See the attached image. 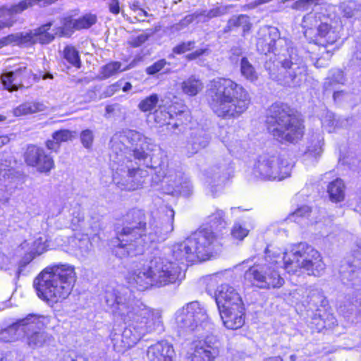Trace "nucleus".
<instances>
[{
    "instance_id": "4",
    "label": "nucleus",
    "mask_w": 361,
    "mask_h": 361,
    "mask_svg": "<svg viewBox=\"0 0 361 361\" xmlns=\"http://www.w3.org/2000/svg\"><path fill=\"white\" fill-rule=\"evenodd\" d=\"M174 212L171 219L165 224L155 219L146 222L142 210L133 209L125 218L121 228L116 229L113 241L114 252L120 258L142 255L151 245L164 241L173 230Z\"/></svg>"
},
{
    "instance_id": "17",
    "label": "nucleus",
    "mask_w": 361,
    "mask_h": 361,
    "mask_svg": "<svg viewBox=\"0 0 361 361\" xmlns=\"http://www.w3.org/2000/svg\"><path fill=\"white\" fill-rule=\"evenodd\" d=\"M191 361H213L219 355L220 343L216 336L209 335L193 343Z\"/></svg>"
},
{
    "instance_id": "9",
    "label": "nucleus",
    "mask_w": 361,
    "mask_h": 361,
    "mask_svg": "<svg viewBox=\"0 0 361 361\" xmlns=\"http://www.w3.org/2000/svg\"><path fill=\"white\" fill-rule=\"evenodd\" d=\"M175 322L178 328L185 331H209L213 326L209 322L207 310L197 301L179 309L175 314Z\"/></svg>"
},
{
    "instance_id": "3",
    "label": "nucleus",
    "mask_w": 361,
    "mask_h": 361,
    "mask_svg": "<svg viewBox=\"0 0 361 361\" xmlns=\"http://www.w3.org/2000/svg\"><path fill=\"white\" fill-rule=\"evenodd\" d=\"M104 298L114 317L126 324L122 335L113 338L118 351L134 346L147 334L163 330L160 313L135 304L128 288L108 290Z\"/></svg>"
},
{
    "instance_id": "39",
    "label": "nucleus",
    "mask_w": 361,
    "mask_h": 361,
    "mask_svg": "<svg viewBox=\"0 0 361 361\" xmlns=\"http://www.w3.org/2000/svg\"><path fill=\"white\" fill-rule=\"evenodd\" d=\"M240 72L242 75L250 82H255L258 79L255 68L245 57L242 58L240 61Z\"/></svg>"
},
{
    "instance_id": "59",
    "label": "nucleus",
    "mask_w": 361,
    "mask_h": 361,
    "mask_svg": "<svg viewBox=\"0 0 361 361\" xmlns=\"http://www.w3.org/2000/svg\"><path fill=\"white\" fill-rule=\"evenodd\" d=\"M135 18L140 21H145V18L148 16V13L142 8H136Z\"/></svg>"
},
{
    "instance_id": "33",
    "label": "nucleus",
    "mask_w": 361,
    "mask_h": 361,
    "mask_svg": "<svg viewBox=\"0 0 361 361\" xmlns=\"http://www.w3.org/2000/svg\"><path fill=\"white\" fill-rule=\"evenodd\" d=\"M222 142L230 153L234 155H239L245 149V143L237 139L233 134H229L226 137H222Z\"/></svg>"
},
{
    "instance_id": "16",
    "label": "nucleus",
    "mask_w": 361,
    "mask_h": 361,
    "mask_svg": "<svg viewBox=\"0 0 361 361\" xmlns=\"http://www.w3.org/2000/svg\"><path fill=\"white\" fill-rule=\"evenodd\" d=\"M318 36L319 37L318 49L320 56L317 59L315 66L317 67L324 66L326 63L322 62V59L329 61L333 54V50L329 49L339 38V35L336 29L332 28L327 23H321L317 27Z\"/></svg>"
},
{
    "instance_id": "27",
    "label": "nucleus",
    "mask_w": 361,
    "mask_h": 361,
    "mask_svg": "<svg viewBox=\"0 0 361 361\" xmlns=\"http://www.w3.org/2000/svg\"><path fill=\"white\" fill-rule=\"evenodd\" d=\"M26 68L23 69L19 68L15 71H11L4 73L1 75V80L4 87L10 92L17 90L20 86L22 85L20 75L23 71H25Z\"/></svg>"
},
{
    "instance_id": "13",
    "label": "nucleus",
    "mask_w": 361,
    "mask_h": 361,
    "mask_svg": "<svg viewBox=\"0 0 361 361\" xmlns=\"http://www.w3.org/2000/svg\"><path fill=\"white\" fill-rule=\"evenodd\" d=\"M287 53L288 58L281 61L282 67L286 70L284 85L293 87L300 85L305 76V66L295 49L289 48Z\"/></svg>"
},
{
    "instance_id": "2",
    "label": "nucleus",
    "mask_w": 361,
    "mask_h": 361,
    "mask_svg": "<svg viewBox=\"0 0 361 361\" xmlns=\"http://www.w3.org/2000/svg\"><path fill=\"white\" fill-rule=\"evenodd\" d=\"M113 181L121 190L134 191L142 188L148 176L147 171L133 166L126 154L130 151L135 159L143 161L147 167L161 165V150L150 139L133 130L116 133L111 140Z\"/></svg>"
},
{
    "instance_id": "26",
    "label": "nucleus",
    "mask_w": 361,
    "mask_h": 361,
    "mask_svg": "<svg viewBox=\"0 0 361 361\" xmlns=\"http://www.w3.org/2000/svg\"><path fill=\"white\" fill-rule=\"evenodd\" d=\"M278 36L277 29L271 28L268 36L266 35L264 38L258 39L257 43L258 49L265 54L274 51L276 45L280 44L282 41L281 39H276Z\"/></svg>"
},
{
    "instance_id": "8",
    "label": "nucleus",
    "mask_w": 361,
    "mask_h": 361,
    "mask_svg": "<svg viewBox=\"0 0 361 361\" xmlns=\"http://www.w3.org/2000/svg\"><path fill=\"white\" fill-rule=\"evenodd\" d=\"M268 130L279 141L295 142L303 135L302 122L291 115L290 108L283 104H274L269 110Z\"/></svg>"
},
{
    "instance_id": "36",
    "label": "nucleus",
    "mask_w": 361,
    "mask_h": 361,
    "mask_svg": "<svg viewBox=\"0 0 361 361\" xmlns=\"http://www.w3.org/2000/svg\"><path fill=\"white\" fill-rule=\"evenodd\" d=\"M181 89L185 94L195 96L202 90L203 83L199 79L191 76L182 82Z\"/></svg>"
},
{
    "instance_id": "44",
    "label": "nucleus",
    "mask_w": 361,
    "mask_h": 361,
    "mask_svg": "<svg viewBox=\"0 0 361 361\" xmlns=\"http://www.w3.org/2000/svg\"><path fill=\"white\" fill-rule=\"evenodd\" d=\"M250 230L241 222L235 221L232 226L231 234L233 238L241 241L248 235Z\"/></svg>"
},
{
    "instance_id": "54",
    "label": "nucleus",
    "mask_w": 361,
    "mask_h": 361,
    "mask_svg": "<svg viewBox=\"0 0 361 361\" xmlns=\"http://www.w3.org/2000/svg\"><path fill=\"white\" fill-rule=\"evenodd\" d=\"M330 80L332 81V82L343 84L345 82V78L343 71L341 70L334 71Z\"/></svg>"
},
{
    "instance_id": "1",
    "label": "nucleus",
    "mask_w": 361,
    "mask_h": 361,
    "mask_svg": "<svg viewBox=\"0 0 361 361\" xmlns=\"http://www.w3.org/2000/svg\"><path fill=\"white\" fill-rule=\"evenodd\" d=\"M282 262L283 269L290 274L305 272L319 276L326 269L320 253L306 243L295 245L286 252L270 246L266 250L264 259L245 272V281L261 289L282 287L285 283L279 273Z\"/></svg>"
},
{
    "instance_id": "50",
    "label": "nucleus",
    "mask_w": 361,
    "mask_h": 361,
    "mask_svg": "<svg viewBox=\"0 0 361 361\" xmlns=\"http://www.w3.org/2000/svg\"><path fill=\"white\" fill-rule=\"evenodd\" d=\"M317 20L314 16L311 14L305 16L303 18V20L302 23V26L303 27V28L306 29L305 32L306 33L308 29H312L313 27H315L317 25Z\"/></svg>"
},
{
    "instance_id": "56",
    "label": "nucleus",
    "mask_w": 361,
    "mask_h": 361,
    "mask_svg": "<svg viewBox=\"0 0 361 361\" xmlns=\"http://www.w3.org/2000/svg\"><path fill=\"white\" fill-rule=\"evenodd\" d=\"M109 8L111 13L117 15L120 12V6L118 0H111L109 4Z\"/></svg>"
},
{
    "instance_id": "30",
    "label": "nucleus",
    "mask_w": 361,
    "mask_h": 361,
    "mask_svg": "<svg viewBox=\"0 0 361 361\" xmlns=\"http://www.w3.org/2000/svg\"><path fill=\"white\" fill-rule=\"evenodd\" d=\"M227 177L224 173V169H220L219 168L214 167L207 172L206 183L209 192L212 196H216V192L213 190L214 184L217 183L219 189H221L220 183H223L226 180Z\"/></svg>"
},
{
    "instance_id": "64",
    "label": "nucleus",
    "mask_w": 361,
    "mask_h": 361,
    "mask_svg": "<svg viewBox=\"0 0 361 361\" xmlns=\"http://www.w3.org/2000/svg\"><path fill=\"white\" fill-rule=\"evenodd\" d=\"M264 361H283L281 357H271L265 359Z\"/></svg>"
},
{
    "instance_id": "10",
    "label": "nucleus",
    "mask_w": 361,
    "mask_h": 361,
    "mask_svg": "<svg viewBox=\"0 0 361 361\" xmlns=\"http://www.w3.org/2000/svg\"><path fill=\"white\" fill-rule=\"evenodd\" d=\"M290 174V166L286 159L278 157H260L254 164L252 175L260 180H281Z\"/></svg>"
},
{
    "instance_id": "11",
    "label": "nucleus",
    "mask_w": 361,
    "mask_h": 361,
    "mask_svg": "<svg viewBox=\"0 0 361 361\" xmlns=\"http://www.w3.org/2000/svg\"><path fill=\"white\" fill-rule=\"evenodd\" d=\"M155 287H164L174 283L180 274L178 263L171 261L165 253L154 255L149 262Z\"/></svg>"
},
{
    "instance_id": "49",
    "label": "nucleus",
    "mask_w": 361,
    "mask_h": 361,
    "mask_svg": "<svg viewBox=\"0 0 361 361\" xmlns=\"http://www.w3.org/2000/svg\"><path fill=\"white\" fill-rule=\"evenodd\" d=\"M195 46L194 41H189L188 42H183L177 46H176L173 51L174 53L180 54L185 53L188 51L191 50Z\"/></svg>"
},
{
    "instance_id": "61",
    "label": "nucleus",
    "mask_w": 361,
    "mask_h": 361,
    "mask_svg": "<svg viewBox=\"0 0 361 361\" xmlns=\"http://www.w3.org/2000/svg\"><path fill=\"white\" fill-rule=\"evenodd\" d=\"M9 140H10L8 136H0V148L8 143Z\"/></svg>"
},
{
    "instance_id": "37",
    "label": "nucleus",
    "mask_w": 361,
    "mask_h": 361,
    "mask_svg": "<svg viewBox=\"0 0 361 361\" xmlns=\"http://www.w3.org/2000/svg\"><path fill=\"white\" fill-rule=\"evenodd\" d=\"M241 27L243 32L250 30L251 24L249 20V17L245 15H240L238 16H233L228 21L227 25L225 27V32H229L236 27Z\"/></svg>"
},
{
    "instance_id": "18",
    "label": "nucleus",
    "mask_w": 361,
    "mask_h": 361,
    "mask_svg": "<svg viewBox=\"0 0 361 361\" xmlns=\"http://www.w3.org/2000/svg\"><path fill=\"white\" fill-rule=\"evenodd\" d=\"M25 160L27 165L35 167L41 173H49L54 166L52 157L47 154L44 149L35 145L27 147Z\"/></svg>"
},
{
    "instance_id": "22",
    "label": "nucleus",
    "mask_w": 361,
    "mask_h": 361,
    "mask_svg": "<svg viewBox=\"0 0 361 361\" xmlns=\"http://www.w3.org/2000/svg\"><path fill=\"white\" fill-rule=\"evenodd\" d=\"M224 325L229 329H238L245 323L244 305L219 308Z\"/></svg>"
},
{
    "instance_id": "12",
    "label": "nucleus",
    "mask_w": 361,
    "mask_h": 361,
    "mask_svg": "<svg viewBox=\"0 0 361 361\" xmlns=\"http://www.w3.org/2000/svg\"><path fill=\"white\" fill-rule=\"evenodd\" d=\"M49 322L46 317H37L29 314L25 318L18 319L7 327L0 329V341L4 343L16 342L20 338V331L24 334L25 329L33 326H45Z\"/></svg>"
},
{
    "instance_id": "19",
    "label": "nucleus",
    "mask_w": 361,
    "mask_h": 361,
    "mask_svg": "<svg viewBox=\"0 0 361 361\" xmlns=\"http://www.w3.org/2000/svg\"><path fill=\"white\" fill-rule=\"evenodd\" d=\"M167 184L166 192L173 195L189 196L192 192V185L190 180L184 177L181 171H169L165 177Z\"/></svg>"
},
{
    "instance_id": "63",
    "label": "nucleus",
    "mask_w": 361,
    "mask_h": 361,
    "mask_svg": "<svg viewBox=\"0 0 361 361\" xmlns=\"http://www.w3.org/2000/svg\"><path fill=\"white\" fill-rule=\"evenodd\" d=\"M355 210L361 215V196L355 206Z\"/></svg>"
},
{
    "instance_id": "24",
    "label": "nucleus",
    "mask_w": 361,
    "mask_h": 361,
    "mask_svg": "<svg viewBox=\"0 0 361 361\" xmlns=\"http://www.w3.org/2000/svg\"><path fill=\"white\" fill-rule=\"evenodd\" d=\"M22 249L27 250V257L30 261L35 257L45 252L49 247L46 237L39 236L35 239L25 240L20 245Z\"/></svg>"
},
{
    "instance_id": "42",
    "label": "nucleus",
    "mask_w": 361,
    "mask_h": 361,
    "mask_svg": "<svg viewBox=\"0 0 361 361\" xmlns=\"http://www.w3.org/2000/svg\"><path fill=\"white\" fill-rule=\"evenodd\" d=\"M159 102V97L157 94H152L145 97L138 104V109L142 112L152 111Z\"/></svg>"
},
{
    "instance_id": "53",
    "label": "nucleus",
    "mask_w": 361,
    "mask_h": 361,
    "mask_svg": "<svg viewBox=\"0 0 361 361\" xmlns=\"http://www.w3.org/2000/svg\"><path fill=\"white\" fill-rule=\"evenodd\" d=\"M310 212V208L308 206H302L300 208L298 209L295 211L291 216L294 219V221L297 220L298 217H302L307 216Z\"/></svg>"
},
{
    "instance_id": "34",
    "label": "nucleus",
    "mask_w": 361,
    "mask_h": 361,
    "mask_svg": "<svg viewBox=\"0 0 361 361\" xmlns=\"http://www.w3.org/2000/svg\"><path fill=\"white\" fill-rule=\"evenodd\" d=\"M336 322L335 318L330 314H324L323 317L317 314L312 319V328L317 331H321L324 329L332 328Z\"/></svg>"
},
{
    "instance_id": "29",
    "label": "nucleus",
    "mask_w": 361,
    "mask_h": 361,
    "mask_svg": "<svg viewBox=\"0 0 361 361\" xmlns=\"http://www.w3.org/2000/svg\"><path fill=\"white\" fill-rule=\"evenodd\" d=\"M74 137V133L69 130H60L52 134V139L46 142L47 147L54 152L59 149L60 144L71 140Z\"/></svg>"
},
{
    "instance_id": "55",
    "label": "nucleus",
    "mask_w": 361,
    "mask_h": 361,
    "mask_svg": "<svg viewBox=\"0 0 361 361\" xmlns=\"http://www.w3.org/2000/svg\"><path fill=\"white\" fill-rule=\"evenodd\" d=\"M11 164V161L7 159L5 160V163H0V173H2L4 178L9 176Z\"/></svg>"
},
{
    "instance_id": "45",
    "label": "nucleus",
    "mask_w": 361,
    "mask_h": 361,
    "mask_svg": "<svg viewBox=\"0 0 361 361\" xmlns=\"http://www.w3.org/2000/svg\"><path fill=\"white\" fill-rule=\"evenodd\" d=\"M65 59L72 65L76 67H80V60L78 54V51L75 47L71 46H67L63 51Z\"/></svg>"
},
{
    "instance_id": "21",
    "label": "nucleus",
    "mask_w": 361,
    "mask_h": 361,
    "mask_svg": "<svg viewBox=\"0 0 361 361\" xmlns=\"http://www.w3.org/2000/svg\"><path fill=\"white\" fill-rule=\"evenodd\" d=\"M215 300L218 309L243 305L239 293L227 283L221 284L217 288Z\"/></svg>"
},
{
    "instance_id": "5",
    "label": "nucleus",
    "mask_w": 361,
    "mask_h": 361,
    "mask_svg": "<svg viewBox=\"0 0 361 361\" xmlns=\"http://www.w3.org/2000/svg\"><path fill=\"white\" fill-rule=\"evenodd\" d=\"M208 95L213 111L226 119L238 118L251 104V97L247 90L229 78L213 80Z\"/></svg>"
},
{
    "instance_id": "20",
    "label": "nucleus",
    "mask_w": 361,
    "mask_h": 361,
    "mask_svg": "<svg viewBox=\"0 0 361 361\" xmlns=\"http://www.w3.org/2000/svg\"><path fill=\"white\" fill-rule=\"evenodd\" d=\"M128 283L139 290H145L152 286L155 287L153 276L149 265H144L130 272L126 276Z\"/></svg>"
},
{
    "instance_id": "46",
    "label": "nucleus",
    "mask_w": 361,
    "mask_h": 361,
    "mask_svg": "<svg viewBox=\"0 0 361 361\" xmlns=\"http://www.w3.org/2000/svg\"><path fill=\"white\" fill-rule=\"evenodd\" d=\"M154 121L159 126L169 125L172 118L171 111L156 110L154 112Z\"/></svg>"
},
{
    "instance_id": "51",
    "label": "nucleus",
    "mask_w": 361,
    "mask_h": 361,
    "mask_svg": "<svg viewBox=\"0 0 361 361\" xmlns=\"http://www.w3.org/2000/svg\"><path fill=\"white\" fill-rule=\"evenodd\" d=\"M149 36V34L143 32L138 36L132 38L129 43L134 47H140L148 39Z\"/></svg>"
},
{
    "instance_id": "62",
    "label": "nucleus",
    "mask_w": 361,
    "mask_h": 361,
    "mask_svg": "<svg viewBox=\"0 0 361 361\" xmlns=\"http://www.w3.org/2000/svg\"><path fill=\"white\" fill-rule=\"evenodd\" d=\"M132 85L130 82H126L124 85L121 87L123 92H128L132 89Z\"/></svg>"
},
{
    "instance_id": "15",
    "label": "nucleus",
    "mask_w": 361,
    "mask_h": 361,
    "mask_svg": "<svg viewBox=\"0 0 361 361\" xmlns=\"http://www.w3.org/2000/svg\"><path fill=\"white\" fill-rule=\"evenodd\" d=\"M33 314L37 317L49 319V322L45 326H33L30 329H25L24 331V335L26 337V345L30 349L37 350L47 347L54 342V337L49 333L42 330L51 327V324L55 321V318L48 315Z\"/></svg>"
},
{
    "instance_id": "14",
    "label": "nucleus",
    "mask_w": 361,
    "mask_h": 361,
    "mask_svg": "<svg viewBox=\"0 0 361 361\" xmlns=\"http://www.w3.org/2000/svg\"><path fill=\"white\" fill-rule=\"evenodd\" d=\"M51 23H48L30 32L8 35L0 39V48L11 44L36 43L47 44L54 39V35L48 32Z\"/></svg>"
},
{
    "instance_id": "41",
    "label": "nucleus",
    "mask_w": 361,
    "mask_h": 361,
    "mask_svg": "<svg viewBox=\"0 0 361 361\" xmlns=\"http://www.w3.org/2000/svg\"><path fill=\"white\" fill-rule=\"evenodd\" d=\"M323 138L320 136H317L316 138L312 140L311 143L307 146V149L305 152L306 156L312 157L315 159L319 157L323 152Z\"/></svg>"
},
{
    "instance_id": "47",
    "label": "nucleus",
    "mask_w": 361,
    "mask_h": 361,
    "mask_svg": "<svg viewBox=\"0 0 361 361\" xmlns=\"http://www.w3.org/2000/svg\"><path fill=\"white\" fill-rule=\"evenodd\" d=\"M80 140L84 147L90 149L94 140L92 131L89 129L82 130L80 133Z\"/></svg>"
},
{
    "instance_id": "7",
    "label": "nucleus",
    "mask_w": 361,
    "mask_h": 361,
    "mask_svg": "<svg viewBox=\"0 0 361 361\" xmlns=\"http://www.w3.org/2000/svg\"><path fill=\"white\" fill-rule=\"evenodd\" d=\"M216 237L208 228L198 229L182 243L171 247V255L177 262L206 260L212 256Z\"/></svg>"
},
{
    "instance_id": "60",
    "label": "nucleus",
    "mask_w": 361,
    "mask_h": 361,
    "mask_svg": "<svg viewBox=\"0 0 361 361\" xmlns=\"http://www.w3.org/2000/svg\"><path fill=\"white\" fill-rule=\"evenodd\" d=\"M13 24V20H0V30L5 28L9 27L12 26Z\"/></svg>"
},
{
    "instance_id": "31",
    "label": "nucleus",
    "mask_w": 361,
    "mask_h": 361,
    "mask_svg": "<svg viewBox=\"0 0 361 361\" xmlns=\"http://www.w3.org/2000/svg\"><path fill=\"white\" fill-rule=\"evenodd\" d=\"M96 22V16L92 14L85 15L78 19L68 18L66 19L64 25L66 28H75L77 30L88 28Z\"/></svg>"
},
{
    "instance_id": "43",
    "label": "nucleus",
    "mask_w": 361,
    "mask_h": 361,
    "mask_svg": "<svg viewBox=\"0 0 361 361\" xmlns=\"http://www.w3.org/2000/svg\"><path fill=\"white\" fill-rule=\"evenodd\" d=\"M209 142V137L204 133L195 135L192 137L191 143L192 153H195L201 149L207 146Z\"/></svg>"
},
{
    "instance_id": "52",
    "label": "nucleus",
    "mask_w": 361,
    "mask_h": 361,
    "mask_svg": "<svg viewBox=\"0 0 361 361\" xmlns=\"http://www.w3.org/2000/svg\"><path fill=\"white\" fill-rule=\"evenodd\" d=\"M226 13V7H216L209 10V11H205L203 15L208 18H212L214 17L220 16Z\"/></svg>"
},
{
    "instance_id": "32",
    "label": "nucleus",
    "mask_w": 361,
    "mask_h": 361,
    "mask_svg": "<svg viewBox=\"0 0 361 361\" xmlns=\"http://www.w3.org/2000/svg\"><path fill=\"white\" fill-rule=\"evenodd\" d=\"M327 192L330 200L334 202H339L345 197V185L343 180L337 178L331 182L328 185Z\"/></svg>"
},
{
    "instance_id": "35",
    "label": "nucleus",
    "mask_w": 361,
    "mask_h": 361,
    "mask_svg": "<svg viewBox=\"0 0 361 361\" xmlns=\"http://www.w3.org/2000/svg\"><path fill=\"white\" fill-rule=\"evenodd\" d=\"M128 69V67L123 66L121 62L111 61L101 68L99 75L102 79H106Z\"/></svg>"
},
{
    "instance_id": "28",
    "label": "nucleus",
    "mask_w": 361,
    "mask_h": 361,
    "mask_svg": "<svg viewBox=\"0 0 361 361\" xmlns=\"http://www.w3.org/2000/svg\"><path fill=\"white\" fill-rule=\"evenodd\" d=\"M46 109V106L41 102H27L20 104L12 110L14 116H23L29 114L43 111Z\"/></svg>"
},
{
    "instance_id": "23",
    "label": "nucleus",
    "mask_w": 361,
    "mask_h": 361,
    "mask_svg": "<svg viewBox=\"0 0 361 361\" xmlns=\"http://www.w3.org/2000/svg\"><path fill=\"white\" fill-rule=\"evenodd\" d=\"M146 356L148 361H173L175 351L169 342L161 341L150 345Z\"/></svg>"
},
{
    "instance_id": "6",
    "label": "nucleus",
    "mask_w": 361,
    "mask_h": 361,
    "mask_svg": "<svg viewBox=\"0 0 361 361\" xmlns=\"http://www.w3.org/2000/svg\"><path fill=\"white\" fill-rule=\"evenodd\" d=\"M78 276L75 267L58 263L47 267L34 281L37 296L49 305L66 300L71 293Z\"/></svg>"
},
{
    "instance_id": "48",
    "label": "nucleus",
    "mask_w": 361,
    "mask_h": 361,
    "mask_svg": "<svg viewBox=\"0 0 361 361\" xmlns=\"http://www.w3.org/2000/svg\"><path fill=\"white\" fill-rule=\"evenodd\" d=\"M166 63H167L165 59L159 60L154 63L152 65L148 66L146 68V73L148 75H154L161 71L166 65Z\"/></svg>"
},
{
    "instance_id": "38",
    "label": "nucleus",
    "mask_w": 361,
    "mask_h": 361,
    "mask_svg": "<svg viewBox=\"0 0 361 361\" xmlns=\"http://www.w3.org/2000/svg\"><path fill=\"white\" fill-rule=\"evenodd\" d=\"M224 211L215 208L207 217V224L216 229L224 228L226 225Z\"/></svg>"
},
{
    "instance_id": "57",
    "label": "nucleus",
    "mask_w": 361,
    "mask_h": 361,
    "mask_svg": "<svg viewBox=\"0 0 361 361\" xmlns=\"http://www.w3.org/2000/svg\"><path fill=\"white\" fill-rule=\"evenodd\" d=\"M207 51V49H197L186 56V58L188 60H194L197 58L200 57V56H202Z\"/></svg>"
},
{
    "instance_id": "40",
    "label": "nucleus",
    "mask_w": 361,
    "mask_h": 361,
    "mask_svg": "<svg viewBox=\"0 0 361 361\" xmlns=\"http://www.w3.org/2000/svg\"><path fill=\"white\" fill-rule=\"evenodd\" d=\"M343 121L336 119L335 115L331 112H327L322 119V128L329 133H331L337 128L343 127Z\"/></svg>"
},
{
    "instance_id": "25",
    "label": "nucleus",
    "mask_w": 361,
    "mask_h": 361,
    "mask_svg": "<svg viewBox=\"0 0 361 361\" xmlns=\"http://www.w3.org/2000/svg\"><path fill=\"white\" fill-rule=\"evenodd\" d=\"M72 251L78 257H86L92 249L88 234L77 233L71 240Z\"/></svg>"
},
{
    "instance_id": "58",
    "label": "nucleus",
    "mask_w": 361,
    "mask_h": 361,
    "mask_svg": "<svg viewBox=\"0 0 361 361\" xmlns=\"http://www.w3.org/2000/svg\"><path fill=\"white\" fill-rule=\"evenodd\" d=\"M121 87V82H117L110 86L108 87L106 89V94L107 96L110 97L112 94H114V92H117L118 90H120Z\"/></svg>"
}]
</instances>
